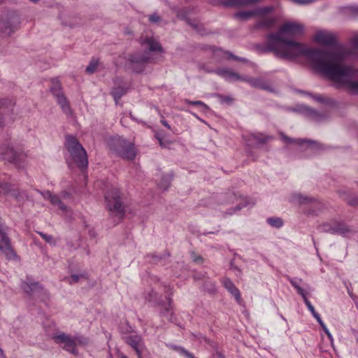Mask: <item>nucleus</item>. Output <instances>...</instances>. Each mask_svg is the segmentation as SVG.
<instances>
[{
    "label": "nucleus",
    "instance_id": "5",
    "mask_svg": "<svg viewBox=\"0 0 358 358\" xmlns=\"http://www.w3.org/2000/svg\"><path fill=\"white\" fill-rule=\"evenodd\" d=\"M305 31L304 25L296 21H287L284 22L278 29L276 33L271 34H278L279 37H285V35L295 36H302Z\"/></svg>",
    "mask_w": 358,
    "mask_h": 358
},
{
    "label": "nucleus",
    "instance_id": "3",
    "mask_svg": "<svg viewBox=\"0 0 358 358\" xmlns=\"http://www.w3.org/2000/svg\"><path fill=\"white\" fill-rule=\"evenodd\" d=\"M109 147L112 152L124 159L132 161L136 156L134 143L121 137L112 138Z\"/></svg>",
    "mask_w": 358,
    "mask_h": 358
},
{
    "label": "nucleus",
    "instance_id": "29",
    "mask_svg": "<svg viewBox=\"0 0 358 358\" xmlns=\"http://www.w3.org/2000/svg\"><path fill=\"white\" fill-rule=\"evenodd\" d=\"M49 201L52 205L58 206V208L62 211L67 210L66 206L60 201L57 195L52 194Z\"/></svg>",
    "mask_w": 358,
    "mask_h": 358
},
{
    "label": "nucleus",
    "instance_id": "36",
    "mask_svg": "<svg viewBox=\"0 0 358 358\" xmlns=\"http://www.w3.org/2000/svg\"><path fill=\"white\" fill-rule=\"evenodd\" d=\"M39 234L41 235V236L48 243H51L52 240V236H50V235H47L45 234H43V233H41L40 232Z\"/></svg>",
    "mask_w": 358,
    "mask_h": 358
},
{
    "label": "nucleus",
    "instance_id": "24",
    "mask_svg": "<svg viewBox=\"0 0 358 358\" xmlns=\"http://www.w3.org/2000/svg\"><path fill=\"white\" fill-rule=\"evenodd\" d=\"M127 90L125 87H115L112 90V95L114 98L115 101L117 103V101L127 93Z\"/></svg>",
    "mask_w": 358,
    "mask_h": 358
},
{
    "label": "nucleus",
    "instance_id": "10",
    "mask_svg": "<svg viewBox=\"0 0 358 358\" xmlns=\"http://www.w3.org/2000/svg\"><path fill=\"white\" fill-rule=\"evenodd\" d=\"M0 235L1 236V245L0 250L8 259H13L17 255L10 245V241L6 236L4 228L0 225Z\"/></svg>",
    "mask_w": 358,
    "mask_h": 358
},
{
    "label": "nucleus",
    "instance_id": "21",
    "mask_svg": "<svg viewBox=\"0 0 358 358\" xmlns=\"http://www.w3.org/2000/svg\"><path fill=\"white\" fill-rule=\"evenodd\" d=\"M288 280L291 283V285L296 289L299 294L301 296H304L306 294L305 290L300 286L301 282H302V279L301 278H292L290 277H287Z\"/></svg>",
    "mask_w": 358,
    "mask_h": 358
},
{
    "label": "nucleus",
    "instance_id": "22",
    "mask_svg": "<svg viewBox=\"0 0 358 358\" xmlns=\"http://www.w3.org/2000/svg\"><path fill=\"white\" fill-rule=\"evenodd\" d=\"M255 16L254 10L240 11L234 14V17L241 21L248 20Z\"/></svg>",
    "mask_w": 358,
    "mask_h": 358
},
{
    "label": "nucleus",
    "instance_id": "38",
    "mask_svg": "<svg viewBox=\"0 0 358 358\" xmlns=\"http://www.w3.org/2000/svg\"><path fill=\"white\" fill-rule=\"evenodd\" d=\"M248 83L255 87H262V85H260V82L259 80H248Z\"/></svg>",
    "mask_w": 358,
    "mask_h": 358
},
{
    "label": "nucleus",
    "instance_id": "47",
    "mask_svg": "<svg viewBox=\"0 0 358 358\" xmlns=\"http://www.w3.org/2000/svg\"><path fill=\"white\" fill-rule=\"evenodd\" d=\"M222 101L223 102L231 103L232 101V99L229 96H226V97L222 98Z\"/></svg>",
    "mask_w": 358,
    "mask_h": 358
},
{
    "label": "nucleus",
    "instance_id": "12",
    "mask_svg": "<svg viewBox=\"0 0 358 358\" xmlns=\"http://www.w3.org/2000/svg\"><path fill=\"white\" fill-rule=\"evenodd\" d=\"M128 344L133 348L138 358H142L146 348L143 343L142 338L138 335L130 336L127 338Z\"/></svg>",
    "mask_w": 358,
    "mask_h": 358
},
{
    "label": "nucleus",
    "instance_id": "37",
    "mask_svg": "<svg viewBox=\"0 0 358 358\" xmlns=\"http://www.w3.org/2000/svg\"><path fill=\"white\" fill-rule=\"evenodd\" d=\"M38 192L43 196V198H45V199H48V200L50 199V197L52 195V194L49 191L44 192L38 191Z\"/></svg>",
    "mask_w": 358,
    "mask_h": 358
},
{
    "label": "nucleus",
    "instance_id": "30",
    "mask_svg": "<svg viewBox=\"0 0 358 358\" xmlns=\"http://www.w3.org/2000/svg\"><path fill=\"white\" fill-rule=\"evenodd\" d=\"M51 92H52L55 97L63 94L61 85L59 82L55 81L52 83V85L51 87Z\"/></svg>",
    "mask_w": 358,
    "mask_h": 358
},
{
    "label": "nucleus",
    "instance_id": "39",
    "mask_svg": "<svg viewBox=\"0 0 358 358\" xmlns=\"http://www.w3.org/2000/svg\"><path fill=\"white\" fill-rule=\"evenodd\" d=\"M302 298L303 299L304 303L306 305L307 308H309L311 306H313L310 301L308 299L306 294L304 295V296H302Z\"/></svg>",
    "mask_w": 358,
    "mask_h": 358
},
{
    "label": "nucleus",
    "instance_id": "4",
    "mask_svg": "<svg viewBox=\"0 0 358 358\" xmlns=\"http://www.w3.org/2000/svg\"><path fill=\"white\" fill-rule=\"evenodd\" d=\"M55 341L59 345H63V348L74 355L77 354L76 348L77 345H85L87 343V340L80 336L73 338L70 337L66 334H59L54 336Z\"/></svg>",
    "mask_w": 358,
    "mask_h": 358
},
{
    "label": "nucleus",
    "instance_id": "18",
    "mask_svg": "<svg viewBox=\"0 0 358 358\" xmlns=\"http://www.w3.org/2000/svg\"><path fill=\"white\" fill-rule=\"evenodd\" d=\"M276 17H268L266 18H263L260 21H259L257 24L256 27L259 29H268L271 28L276 22Z\"/></svg>",
    "mask_w": 358,
    "mask_h": 358
},
{
    "label": "nucleus",
    "instance_id": "13",
    "mask_svg": "<svg viewBox=\"0 0 358 358\" xmlns=\"http://www.w3.org/2000/svg\"><path fill=\"white\" fill-rule=\"evenodd\" d=\"M216 72L219 76L229 82L244 80V78L242 76L231 69H222L217 70Z\"/></svg>",
    "mask_w": 358,
    "mask_h": 358
},
{
    "label": "nucleus",
    "instance_id": "40",
    "mask_svg": "<svg viewBox=\"0 0 358 358\" xmlns=\"http://www.w3.org/2000/svg\"><path fill=\"white\" fill-rule=\"evenodd\" d=\"M324 331L325 332V334H327V337L329 338V339L331 341V342L332 343L334 339H333V336L331 335V334L330 333V331H329L328 328L325 329H323Z\"/></svg>",
    "mask_w": 358,
    "mask_h": 358
},
{
    "label": "nucleus",
    "instance_id": "34",
    "mask_svg": "<svg viewBox=\"0 0 358 358\" xmlns=\"http://www.w3.org/2000/svg\"><path fill=\"white\" fill-rule=\"evenodd\" d=\"M170 184V179L169 178H166L163 180V182L159 184L161 188L166 189Z\"/></svg>",
    "mask_w": 358,
    "mask_h": 358
},
{
    "label": "nucleus",
    "instance_id": "62",
    "mask_svg": "<svg viewBox=\"0 0 358 358\" xmlns=\"http://www.w3.org/2000/svg\"><path fill=\"white\" fill-rule=\"evenodd\" d=\"M222 358H226V357H222Z\"/></svg>",
    "mask_w": 358,
    "mask_h": 358
},
{
    "label": "nucleus",
    "instance_id": "1",
    "mask_svg": "<svg viewBox=\"0 0 358 358\" xmlns=\"http://www.w3.org/2000/svg\"><path fill=\"white\" fill-rule=\"evenodd\" d=\"M266 50L287 61H294L305 56L313 67L323 74L338 87H345L358 92V69L345 65L343 62L349 55L348 49L341 44L334 45L329 50L311 48L297 41L268 34L266 37Z\"/></svg>",
    "mask_w": 358,
    "mask_h": 358
},
{
    "label": "nucleus",
    "instance_id": "7",
    "mask_svg": "<svg viewBox=\"0 0 358 358\" xmlns=\"http://www.w3.org/2000/svg\"><path fill=\"white\" fill-rule=\"evenodd\" d=\"M150 57L148 53L140 55L138 53L129 55L127 59V66L134 73L142 72L145 67V64L149 62Z\"/></svg>",
    "mask_w": 358,
    "mask_h": 358
},
{
    "label": "nucleus",
    "instance_id": "52",
    "mask_svg": "<svg viewBox=\"0 0 358 358\" xmlns=\"http://www.w3.org/2000/svg\"><path fill=\"white\" fill-rule=\"evenodd\" d=\"M318 323L320 324V325L321 326L322 329H325L327 328V326L325 325V324L324 323V322L322 321V320L321 321L318 322Z\"/></svg>",
    "mask_w": 358,
    "mask_h": 358
},
{
    "label": "nucleus",
    "instance_id": "55",
    "mask_svg": "<svg viewBox=\"0 0 358 358\" xmlns=\"http://www.w3.org/2000/svg\"><path fill=\"white\" fill-rule=\"evenodd\" d=\"M0 358H4L3 352L0 349Z\"/></svg>",
    "mask_w": 358,
    "mask_h": 358
},
{
    "label": "nucleus",
    "instance_id": "35",
    "mask_svg": "<svg viewBox=\"0 0 358 358\" xmlns=\"http://www.w3.org/2000/svg\"><path fill=\"white\" fill-rule=\"evenodd\" d=\"M80 276L81 275H72L70 278L67 279V281L70 284H72L73 282H76L78 281V280L80 279Z\"/></svg>",
    "mask_w": 358,
    "mask_h": 358
},
{
    "label": "nucleus",
    "instance_id": "11",
    "mask_svg": "<svg viewBox=\"0 0 358 358\" xmlns=\"http://www.w3.org/2000/svg\"><path fill=\"white\" fill-rule=\"evenodd\" d=\"M22 287L27 294L32 297L40 298L42 294H46L45 290L38 282H24Z\"/></svg>",
    "mask_w": 358,
    "mask_h": 358
},
{
    "label": "nucleus",
    "instance_id": "48",
    "mask_svg": "<svg viewBox=\"0 0 358 358\" xmlns=\"http://www.w3.org/2000/svg\"><path fill=\"white\" fill-rule=\"evenodd\" d=\"M353 44L356 48H358V35L355 36L353 38Z\"/></svg>",
    "mask_w": 358,
    "mask_h": 358
},
{
    "label": "nucleus",
    "instance_id": "2",
    "mask_svg": "<svg viewBox=\"0 0 358 358\" xmlns=\"http://www.w3.org/2000/svg\"><path fill=\"white\" fill-rule=\"evenodd\" d=\"M65 146L72 159L79 167L85 168L87 166L88 157L86 150L75 137L67 136Z\"/></svg>",
    "mask_w": 358,
    "mask_h": 358
},
{
    "label": "nucleus",
    "instance_id": "53",
    "mask_svg": "<svg viewBox=\"0 0 358 358\" xmlns=\"http://www.w3.org/2000/svg\"><path fill=\"white\" fill-rule=\"evenodd\" d=\"M308 309L310 311L312 315L316 312L313 306H311L310 307L308 308Z\"/></svg>",
    "mask_w": 358,
    "mask_h": 358
},
{
    "label": "nucleus",
    "instance_id": "51",
    "mask_svg": "<svg viewBox=\"0 0 358 358\" xmlns=\"http://www.w3.org/2000/svg\"><path fill=\"white\" fill-rule=\"evenodd\" d=\"M318 323L320 324V325L321 326L322 329H325L327 328V326L325 325V324L324 323V322L322 321V320L321 321L318 322Z\"/></svg>",
    "mask_w": 358,
    "mask_h": 358
},
{
    "label": "nucleus",
    "instance_id": "15",
    "mask_svg": "<svg viewBox=\"0 0 358 358\" xmlns=\"http://www.w3.org/2000/svg\"><path fill=\"white\" fill-rule=\"evenodd\" d=\"M17 151H15L13 147L10 145H3L1 148V154L2 158L9 163L15 162V156Z\"/></svg>",
    "mask_w": 358,
    "mask_h": 358
},
{
    "label": "nucleus",
    "instance_id": "43",
    "mask_svg": "<svg viewBox=\"0 0 358 358\" xmlns=\"http://www.w3.org/2000/svg\"><path fill=\"white\" fill-rule=\"evenodd\" d=\"M324 331L325 332V334H327V337L329 338V339L331 341V342L332 343L334 339H333V336L331 335V334L330 333V331H329L328 328L325 329H323Z\"/></svg>",
    "mask_w": 358,
    "mask_h": 358
},
{
    "label": "nucleus",
    "instance_id": "26",
    "mask_svg": "<svg viewBox=\"0 0 358 358\" xmlns=\"http://www.w3.org/2000/svg\"><path fill=\"white\" fill-rule=\"evenodd\" d=\"M349 231V229L344 224H338L336 227H331L329 230L331 233L339 234L341 235H345Z\"/></svg>",
    "mask_w": 358,
    "mask_h": 358
},
{
    "label": "nucleus",
    "instance_id": "60",
    "mask_svg": "<svg viewBox=\"0 0 358 358\" xmlns=\"http://www.w3.org/2000/svg\"><path fill=\"white\" fill-rule=\"evenodd\" d=\"M312 113H314V114H316L315 111L312 110Z\"/></svg>",
    "mask_w": 358,
    "mask_h": 358
},
{
    "label": "nucleus",
    "instance_id": "61",
    "mask_svg": "<svg viewBox=\"0 0 358 358\" xmlns=\"http://www.w3.org/2000/svg\"><path fill=\"white\" fill-rule=\"evenodd\" d=\"M356 11L358 13V8L356 9Z\"/></svg>",
    "mask_w": 358,
    "mask_h": 358
},
{
    "label": "nucleus",
    "instance_id": "50",
    "mask_svg": "<svg viewBox=\"0 0 358 358\" xmlns=\"http://www.w3.org/2000/svg\"><path fill=\"white\" fill-rule=\"evenodd\" d=\"M318 323L320 324V325L321 326L322 329H325L327 328V326L325 325V324L324 323V322L322 321V320L321 321L318 322Z\"/></svg>",
    "mask_w": 358,
    "mask_h": 358
},
{
    "label": "nucleus",
    "instance_id": "16",
    "mask_svg": "<svg viewBox=\"0 0 358 358\" xmlns=\"http://www.w3.org/2000/svg\"><path fill=\"white\" fill-rule=\"evenodd\" d=\"M142 44L148 48L150 51L161 52L162 48L159 43L152 37L141 38Z\"/></svg>",
    "mask_w": 358,
    "mask_h": 358
},
{
    "label": "nucleus",
    "instance_id": "28",
    "mask_svg": "<svg viewBox=\"0 0 358 358\" xmlns=\"http://www.w3.org/2000/svg\"><path fill=\"white\" fill-rule=\"evenodd\" d=\"M99 65V61L98 59H92L89 65L86 67L85 71L88 74L94 73L97 69Z\"/></svg>",
    "mask_w": 358,
    "mask_h": 358
},
{
    "label": "nucleus",
    "instance_id": "41",
    "mask_svg": "<svg viewBox=\"0 0 358 358\" xmlns=\"http://www.w3.org/2000/svg\"><path fill=\"white\" fill-rule=\"evenodd\" d=\"M324 331L325 332V334H327V337L329 338V339L331 341V342L332 343L334 339H333V336L331 335V334L330 333V331H329L328 328L325 329H323Z\"/></svg>",
    "mask_w": 358,
    "mask_h": 358
},
{
    "label": "nucleus",
    "instance_id": "58",
    "mask_svg": "<svg viewBox=\"0 0 358 358\" xmlns=\"http://www.w3.org/2000/svg\"><path fill=\"white\" fill-rule=\"evenodd\" d=\"M3 105V101H0V107L2 106Z\"/></svg>",
    "mask_w": 358,
    "mask_h": 358
},
{
    "label": "nucleus",
    "instance_id": "59",
    "mask_svg": "<svg viewBox=\"0 0 358 358\" xmlns=\"http://www.w3.org/2000/svg\"><path fill=\"white\" fill-rule=\"evenodd\" d=\"M218 357H219V358H222V357H224V356H222L221 354H219V355H218Z\"/></svg>",
    "mask_w": 358,
    "mask_h": 358
},
{
    "label": "nucleus",
    "instance_id": "23",
    "mask_svg": "<svg viewBox=\"0 0 358 358\" xmlns=\"http://www.w3.org/2000/svg\"><path fill=\"white\" fill-rule=\"evenodd\" d=\"M26 159L27 155L25 153L17 151L15 156V162H12V164H15L18 167H22L24 166Z\"/></svg>",
    "mask_w": 358,
    "mask_h": 358
},
{
    "label": "nucleus",
    "instance_id": "49",
    "mask_svg": "<svg viewBox=\"0 0 358 358\" xmlns=\"http://www.w3.org/2000/svg\"><path fill=\"white\" fill-rule=\"evenodd\" d=\"M161 122H162V124L164 126H165L166 128H168V129H171L170 125H169V124H168V122H167L166 120H164V119L161 120Z\"/></svg>",
    "mask_w": 358,
    "mask_h": 358
},
{
    "label": "nucleus",
    "instance_id": "20",
    "mask_svg": "<svg viewBox=\"0 0 358 358\" xmlns=\"http://www.w3.org/2000/svg\"><path fill=\"white\" fill-rule=\"evenodd\" d=\"M8 193H10L11 196L17 199L18 198V192L17 190H13L12 189L11 185L7 182H1L0 183V195L6 194Z\"/></svg>",
    "mask_w": 358,
    "mask_h": 358
},
{
    "label": "nucleus",
    "instance_id": "42",
    "mask_svg": "<svg viewBox=\"0 0 358 358\" xmlns=\"http://www.w3.org/2000/svg\"><path fill=\"white\" fill-rule=\"evenodd\" d=\"M324 331L325 332V334H327V337L329 338V339L331 341V342L332 343L334 339H333V336L331 335V334L330 333V331H329L328 328L325 329H323Z\"/></svg>",
    "mask_w": 358,
    "mask_h": 358
},
{
    "label": "nucleus",
    "instance_id": "6",
    "mask_svg": "<svg viewBox=\"0 0 358 358\" xmlns=\"http://www.w3.org/2000/svg\"><path fill=\"white\" fill-rule=\"evenodd\" d=\"M20 24V16L15 13H10L0 22V33L10 36L18 29Z\"/></svg>",
    "mask_w": 358,
    "mask_h": 358
},
{
    "label": "nucleus",
    "instance_id": "25",
    "mask_svg": "<svg viewBox=\"0 0 358 358\" xmlns=\"http://www.w3.org/2000/svg\"><path fill=\"white\" fill-rule=\"evenodd\" d=\"M55 98L57 99V101L58 104L60 105L62 109L64 112L68 113L70 110V107H69V103L67 101V99L65 97V96L64 95V94H61L58 96H56Z\"/></svg>",
    "mask_w": 358,
    "mask_h": 358
},
{
    "label": "nucleus",
    "instance_id": "14",
    "mask_svg": "<svg viewBox=\"0 0 358 358\" xmlns=\"http://www.w3.org/2000/svg\"><path fill=\"white\" fill-rule=\"evenodd\" d=\"M222 284L225 289L236 299V301L240 303L241 302V293L238 289L235 286L234 282L229 278H224Z\"/></svg>",
    "mask_w": 358,
    "mask_h": 358
},
{
    "label": "nucleus",
    "instance_id": "44",
    "mask_svg": "<svg viewBox=\"0 0 358 358\" xmlns=\"http://www.w3.org/2000/svg\"><path fill=\"white\" fill-rule=\"evenodd\" d=\"M159 17L157 15H156L155 14L150 16V20L152 22H157L159 21Z\"/></svg>",
    "mask_w": 358,
    "mask_h": 358
},
{
    "label": "nucleus",
    "instance_id": "54",
    "mask_svg": "<svg viewBox=\"0 0 358 358\" xmlns=\"http://www.w3.org/2000/svg\"><path fill=\"white\" fill-rule=\"evenodd\" d=\"M118 357L119 358H128L125 355H124L122 353H119L118 354Z\"/></svg>",
    "mask_w": 358,
    "mask_h": 358
},
{
    "label": "nucleus",
    "instance_id": "8",
    "mask_svg": "<svg viewBox=\"0 0 358 358\" xmlns=\"http://www.w3.org/2000/svg\"><path fill=\"white\" fill-rule=\"evenodd\" d=\"M105 198L109 210L115 213L120 218L122 217L124 215V208L120 201L119 191L114 189L111 192L106 193Z\"/></svg>",
    "mask_w": 358,
    "mask_h": 358
},
{
    "label": "nucleus",
    "instance_id": "27",
    "mask_svg": "<svg viewBox=\"0 0 358 358\" xmlns=\"http://www.w3.org/2000/svg\"><path fill=\"white\" fill-rule=\"evenodd\" d=\"M273 10V6H264V7H261V8L254 9L255 15L259 16V17H264V15L272 12Z\"/></svg>",
    "mask_w": 358,
    "mask_h": 358
},
{
    "label": "nucleus",
    "instance_id": "32",
    "mask_svg": "<svg viewBox=\"0 0 358 358\" xmlns=\"http://www.w3.org/2000/svg\"><path fill=\"white\" fill-rule=\"evenodd\" d=\"M185 101H186V103H187L189 104H192V105H195V106H201L205 108H208L207 105L201 101H191L189 100H185Z\"/></svg>",
    "mask_w": 358,
    "mask_h": 358
},
{
    "label": "nucleus",
    "instance_id": "57",
    "mask_svg": "<svg viewBox=\"0 0 358 358\" xmlns=\"http://www.w3.org/2000/svg\"><path fill=\"white\" fill-rule=\"evenodd\" d=\"M241 208L242 207L240 206H236V210H234V213H235L237 210H240Z\"/></svg>",
    "mask_w": 358,
    "mask_h": 358
},
{
    "label": "nucleus",
    "instance_id": "19",
    "mask_svg": "<svg viewBox=\"0 0 358 358\" xmlns=\"http://www.w3.org/2000/svg\"><path fill=\"white\" fill-rule=\"evenodd\" d=\"M290 201L293 203L302 204L311 202L313 201V199L306 196H303L300 193H294L291 196Z\"/></svg>",
    "mask_w": 358,
    "mask_h": 358
},
{
    "label": "nucleus",
    "instance_id": "45",
    "mask_svg": "<svg viewBox=\"0 0 358 358\" xmlns=\"http://www.w3.org/2000/svg\"><path fill=\"white\" fill-rule=\"evenodd\" d=\"M315 99L319 102H324V99L321 95H317L315 96Z\"/></svg>",
    "mask_w": 358,
    "mask_h": 358
},
{
    "label": "nucleus",
    "instance_id": "9",
    "mask_svg": "<svg viewBox=\"0 0 358 358\" xmlns=\"http://www.w3.org/2000/svg\"><path fill=\"white\" fill-rule=\"evenodd\" d=\"M313 40L321 45H334L336 41V35L327 30H317L314 36Z\"/></svg>",
    "mask_w": 358,
    "mask_h": 358
},
{
    "label": "nucleus",
    "instance_id": "56",
    "mask_svg": "<svg viewBox=\"0 0 358 358\" xmlns=\"http://www.w3.org/2000/svg\"><path fill=\"white\" fill-rule=\"evenodd\" d=\"M158 141H159V143L162 145V138L159 137V136H157Z\"/></svg>",
    "mask_w": 358,
    "mask_h": 358
},
{
    "label": "nucleus",
    "instance_id": "31",
    "mask_svg": "<svg viewBox=\"0 0 358 358\" xmlns=\"http://www.w3.org/2000/svg\"><path fill=\"white\" fill-rule=\"evenodd\" d=\"M268 223L275 228H280L282 226L283 222L279 217H270L267 220Z\"/></svg>",
    "mask_w": 358,
    "mask_h": 358
},
{
    "label": "nucleus",
    "instance_id": "46",
    "mask_svg": "<svg viewBox=\"0 0 358 358\" xmlns=\"http://www.w3.org/2000/svg\"><path fill=\"white\" fill-rule=\"evenodd\" d=\"M313 316L316 319L317 322L322 320V318H321L320 315L317 312L313 313Z\"/></svg>",
    "mask_w": 358,
    "mask_h": 358
},
{
    "label": "nucleus",
    "instance_id": "33",
    "mask_svg": "<svg viewBox=\"0 0 358 358\" xmlns=\"http://www.w3.org/2000/svg\"><path fill=\"white\" fill-rule=\"evenodd\" d=\"M315 0H292L294 3L299 5H306L313 3Z\"/></svg>",
    "mask_w": 358,
    "mask_h": 358
},
{
    "label": "nucleus",
    "instance_id": "17",
    "mask_svg": "<svg viewBox=\"0 0 358 358\" xmlns=\"http://www.w3.org/2000/svg\"><path fill=\"white\" fill-rule=\"evenodd\" d=\"M282 138V140L286 143L287 144H296L300 146H302L303 144H307L308 146H311L313 143H315L314 141H308L306 139H294L291 138L286 135H285L282 133L280 134Z\"/></svg>",
    "mask_w": 358,
    "mask_h": 358
}]
</instances>
